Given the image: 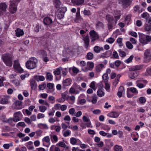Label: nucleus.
Returning <instances> with one entry per match:
<instances>
[{
    "instance_id": "8",
    "label": "nucleus",
    "mask_w": 151,
    "mask_h": 151,
    "mask_svg": "<svg viewBox=\"0 0 151 151\" xmlns=\"http://www.w3.org/2000/svg\"><path fill=\"white\" fill-rule=\"evenodd\" d=\"M89 34L91 38L92 42L94 41L99 38V36L97 33L94 30L91 31Z\"/></svg>"
},
{
    "instance_id": "23",
    "label": "nucleus",
    "mask_w": 151,
    "mask_h": 151,
    "mask_svg": "<svg viewBox=\"0 0 151 151\" xmlns=\"http://www.w3.org/2000/svg\"><path fill=\"white\" fill-rule=\"evenodd\" d=\"M104 67V65L102 64H100L96 67V70L97 72H99Z\"/></svg>"
},
{
    "instance_id": "21",
    "label": "nucleus",
    "mask_w": 151,
    "mask_h": 151,
    "mask_svg": "<svg viewBox=\"0 0 151 151\" xmlns=\"http://www.w3.org/2000/svg\"><path fill=\"white\" fill-rule=\"evenodd\" d=\"M53 3L55 6L57 8H60L61 5V3L59 0H53Z\"/></svg>"
},
{
    "instance_id": "18",
    "label": "nucleus",
    "mask_w": 151,
    "mask_h": 151,
    "mask_svg": "<svg viewBox=\"0 0 151 151\" xmlns=\"http://www.w3.org/2000/svg\"><path fill=\"white\" fill-rule=\"evenodd\" d=\"M64 13L60 11H58L56 13V16L57 17L60 19H62L64 16Z\"/></svg>"
},
{
    "instance_id": "37",
    "label": "nucleus",
    "mask_w": 151,
    "mask_h": 151,
    "mask_svg": "<svg viewBox=\"0 0 151 151\" xmlns=\"http://www.w3.org/2000/svg\"><path fill=\"white\" fill-rule=\"evenodd\" d=\"M39 111L42 112H44L46 110L47 108V107L43 105H41L39 106Z\"/></svg>"
},
{
    "instance_id": "41",
    "label": "nucleus",
    "mask_w": 151,
    "mask_h": 151,
    "mask_svg": "<svg viewBox=\"0 0 151 151\" xmlns=\"http://www.w3.org/2000/svg\"><path fill=\"white\" fill-rule=\"evenodd\" d=\"M127 47L129 49H132L133 47V45L129 41H127L126 42Z\"/></svg>"
},
{
    "instance_id": "26",
    "label": "nucleus",
    "mask_w": 151,
    "mask_h": 151,
    "mask_svg": "<svg viewBox=\"0 0 151 151\" xmlns=\"http://www.w3.org/2000/svg\"><path fill=\"white\" fill-rule=\"evenodd\" d=\"M122 4L123 5L125 6H128L131 3L130 0H121Z\"/></svg>"
},
{
    "instance_id": "32",
    "label": "nucleus",
    "mask_w": 151,
    "mask_h": 151,
    "mask_svg": "<svg viewBox=\"0 0 151 151\" xmlns=\"http://www.w3.org/2000/svg\"><path fill=\"white\" fill-rule=\"evenodd\" d=\"M115 151H123V149L122 147L118 145H116L114 147Z\"/></svg>"
},
{
    "instance_id": "56",
    "label": "nucleus",
    "mask_w": 151,
    "mask_h": 151,
    "mask_svg": "<svg viewBox=\"0 0 151 151\" xmlns=\"http://www.w3.org/2000/svg\"><path fill=\"white\" fill-rule=\"evenodd\" d=\"M120 16L121 14H119L117 15H115L114 16L115 22H116V23H117V21L119 19Z\"/></svg>"
},
{
    "instance_id": "48",
    "label": "nucleus",
    "mask_w": 151,
    "mask_h": 151,
    "mask_svg": "<svg viewBox=\"0 0 151 151\" xmlns=\"http://www.w3.org/2000/svg\"><path fill=\"white\" fill-rule=\"evenodd\" d=\"M134 58V56L132 55H131L127 60H125V62L127 63H129L131 62Z\"/></svg>"
},
{
    "instance_id": "54",
    "label": "nucleus",
    "mask_w": 151,
    "mask_h": 151,
    "mask_svg": "<svg viewBox=\"0 0 151 151\" xmlns=\"http://www.w3.org/2000/svg\"><path fill=\"white\" fill-rule=\"evenodd\" d=\"M78 103L81 105H83L86 103V100L84 99H81L79 100Z\"/></svg>"
},
{
    "instance_id": "63",
    "label": "nucleus",
    "mask_w": 151,
    "mask_h": 151,
    "mask_svg": "<svg viewBox=\"0 0 151 151\" xmlns=\"http://www.w3.org/2000/svg\"><path fill=\"white\" fill-rule=\"evenodd\" d=\"M75 111V109L73 108H71L69 110V112L70 114L73 115Z\"/></svg>"
},
{
    "instance_id": "17",
    "label": "nucleus",
    "mask_w": 151,
    "mask_h": 151,
    "mask_svg": "<svg viewBox=\"0 0 151 151\" xmlns=\"http://www.w3.org/2000/svg\"><path fill=\"white\" fill-rule=\"evenodd\" d=\"M84 1V0H71L73 4L77 5L82 4L83 3Z\"/></svg>"
},
{
    "instance_id": "25",
    "label": "nucleus",
    "mask_w": 151,
    "mask_h": 151,
    "mask_svg": "<svg viewBox=\"0 0 151 151\" xmlns=\"http://www.w3.org/2000/svg\"><path fill=\"white\" fill-rule=\"evenodd\" d=\"M35 80L38 81H43L45 79V78L43 76H35Z\"/></svg>"
},
{
    "instance_id": "36",
    "label": "nucleus",
    "mask_w": 151,
    "mask_h": 151,
    "mask_svg": "<svg viewBox=\"0 0 151 151\" xmlns=\"http://www.w3.org/2000/svg\"><path fill=\"white\" fill-rule=\"evenodd\" d=\"M97 94L99 97H101L104 96V93L101 89H99L97 91Z\"/></svg>"
},
{
    "instance_id": "27",
    "label": "nucleus",
    "mask_w": 151,
    "mask_h": 151,
    "mask_svg": "<svg viewBox=\"0 0 151 151\" xmlns=\"http://www.w3.org/2000/svg\"><path fill=\"white\" fill-rule=\"evenodd\" d=\"M131 73V75L130 76V78L131 79H134L135 77L137 76L138 75V73L137 71H133Z\"/></svg>"
},
{
    "instance_id": "30",
    "label": "nucleus",
    "mask_w": 151,
    "mask_h": 151,
    "mask_svg": "<svg viewBox=\"0 0 151 151\" xmlns=\"http://www.w3.org/2000/svg\"><path fill=\"white\" fill-rule=\"evenodd\" d=\"M63 84L65 86H68L71 84V80L69 78H68L63 81Z\"/></svg>"
},
{
    "instance_id": "38",
    "label": "nucleus",
    "mask_w": 151,
    "mask_h": 151,
    "mask_svg": "<svg viewBox=\"0 0 151 151\" xmlns=\"http://www.w3.org/2000/svg\"><path fill=\"white\" fill-rule=\"evenodd\" d=\"M68 92L65 91L61 94L62 97L65 100H67L68 98H69V96H68Z\"/></svg>"
},
{
    "instance_id": "5",
    "label": "nucleus",
    "mask_w": 151,
    "mask_h": 151,
    "mask_svg": "<svg viewBox=\"0 0 151 151\" xmlns=\"http://www.w3.org/2000/svg\"><path fill=\"white\" fill-rule=\"evenodd\" d=\"M144 61L147 63L151 60V49H148L145 50L144 54Z\"/></svg>"
},
{
    "instance_id": "46",
    "label": "nucleus",
    "mask_w": 151,
    "mask_h": 151,
    "mask_svg": "<svg viewBox=\"0 0 151 151\" xmlns=\"http://www.w3.org/2000/svg\"><path fill=\"white\" fill-rule=\"evenodd\" d=\"M41 28V26H40V25L38 24H36L34 28V30L36 32H38L39 31L40 29Z\"/></svg>"
},
{
    "instance_id": "40",
    "label": "nucleus",
    "mask_w": 151,
    "mask_h": 151,
    "mask_svg": "<svg viewBox=\"0 0 151 151\" xmlns=\"http://www.w3.org/2000/svg\"><path fill=\"white\" fill-rule=\"evenodd\" d=\"M13 145L12 143L11 142L10 143V144H4L3 146V147L5 149H8L9 148V147L12 146Z\"/></svg>"
},
{
    "instance_id": "61",
    "label": "nucleus",
    "mask_w": 151,
    "mask_h": 151,
    "mask_svg": "<svg viewBox=\"0 0 151 151\" xmlns=\"http://www.w3.org/2000/svg\"><path fill=\"white\" fill-rule=\"evenodd\" d=\"M67 106L65 105H62L60 106V109L62 111H64L66 109Z\"/></svg>"
},
{
    "instance_id": "7",
    "label": "nucleus",
    "mask_w": 151,
    "mask_h": 151,
    "mask_svg": "<svg viewBox=\"0 0 151 151\" xmlns=\"http://www.w3.org/2000/svg\"><path fill=\"white\" fill-rule=\"evenodd\" d=\"M12 108L17 110L22 109V102L19 101H17L13 104Z\"/></svg>"
},
{
    "instance_id": "45",
    "label": "nucleus",
    "mask_w": 151,
    "mask_h": 151,
    "mask_svg": "<svg viewBox=\"0 0 151 151\" xmlns=\"http://www.w3.org/2000/svg\"><path fill=\"white\" fill-rule=\"evenodd\" d=\"M46 86L45 83H43L41 85H40L39 86V90H43L45 89Z\"/></svg>"
},
{
    "instance_id": "20",
    "label": "nucleus",
    "mask_w": 151,
    "mask_h": 151,
    "mask_svg": "<svg viewBox=\"0 0 151 151\" xmlns=\"http://www.w3.org/2000/svg\"><path fill=\"white\" fill-rule=\"evenodd\" d=\"M31 88L32 89L35 90L37 88V84L36 82L32 80L30 82Z\"/></svg>"
},
{
    "instance_id": "12",
    "label": "nucleus",
    "mask_w": 151,
    "mask_h": 151,
    "mask_svg": "<svg viewBox=\"0 0 151 151\" xmlns=\"http://www.w3.org/2000/svg\"><path fill=\"white\" fill-rule=\"evenodd\" d=\"M43 22L44 24L48 25L52 23V20L51 18L48 17H47L44 19Z\"/></svg>"
},
{
    "instance_id": "19",
    "label": "nucleus",
    "mask_w": 151,
    "mask_h": 151,
    "mask_svg": "<svg viewBox=\"0 0 151 151\" xmlns=\"http://www.w3.org/2000/svg\"><path fill=\"white\" fill-rule=\"evenodd\" d=\"M96 28L97 29L104 28V24L101 22H98L96 24Z\"/></svg>"
},
{
    "instance_id": "47",
    "label": "nucleus",
    "mask_w": 151,
    "mask_h": 151,
    "mask_svg": "<svg viewBox=\"0 0 151 151\" xmlns=\"http://www.w3.org/2000/svg\"><path fill=\"white\" fill-rule=\"evenodd\" d=\"M145 29L146 31H151V27L148 24H146L145 26Z\"/></svg>"
},
{
    "instance_id": "24",
    "label": "nucleus",
    "mask_w": 151,
    "mask_h": 151,
    "mask_svg": "<svg viewBox=\"0 0 151 151\" xmlns=\"http://www.w3.org/2000/svg\"><path fill=\"white\" fill-rule=\"evenodd\" d=\"M119 114L116 112H112L109 114L108 116L110 117L117 118L119 116Z\"/></svg>"
},
{
    "instance_id": "14",
    "label": "nucleus",
    "mask_w": 151,
    "mask_h": 151,
    "mask_svg": "<svg viewBox=\"0 0 151 151\" xmlns=\"http://www.w3.org/2000/svg\"><path fill=\"white\" fill-rule=\"evenodd\" d=\"M16 36L19 37L23 35L24 34L23 30L20 29L18 28L15 30Z\"/></svg>"
},
{
    "instance_id": "10",
    "label": "nucleus",
    "mask_w": 151,
    "mask_h": 151,
    "mask_svg": "<svg viewBox=\"0 0 151 151\" xmlns=\"http://www.w3.org/2000/svg\"><path fill=\"white\" fill-rule=\"evenodd\" d=\"M21 114L20 111H17L15 112L14 114L13 120L15 122H17L20 120L19 116Z\"/></svg>"
},
{
    "instance_id": "52",
    "label": "nucleus",
    "mask_w": 151,
    "mask_h": 151,
    "mask_svg": "<svg viewBox=\"0 0 151 151\" xmlns=\"http://www.w3.org/2000/svg\"><path fill=\"white\" fill-rule=\"evenodd\" d=\"M42 141H45L47 143H48L50 142V139L49 137L48 136L45 137L42 139Z\"/></svg>"
},
{
    "instance_id": "6",
    "label": "nucleus",
    "mask_w": 151,
    "mask_h": 151,
    "mask_svg": "<svg viewBox=\"0 0 151 151\" xmlns=\"http://www.w3.org/2000/svg\"><path fill=\"white\" fill-rule=\"evenodd\" d=\"M38 53L42 57L44 61L47 62L49 60V59L47 57V54L45 51L44 50H39Z\"/></svg>"
},
{
    "instance_id": "2",
    "label": "nucleus",
    "mask_w": 151,
    "mask_h": 151,
    "mask_svg": "<svg viewBox=\"0 0 151 151\" xmlns=\"http://www.w3.org/2000/svg\"><path fill=\"white\" fill-rule=\"evenodd\" d=\"M106 19L108 22V29L110 30H111L116 24V22H115V20L112 16L110 15H107L106 16Z\"/></svg>"
},
{
    "instance_id": "43",
    "label": "nucleus",
    "mask_w": 151,
    "mask_h": 151,
    "mask_svg": "<svg viewBox=\"0 0 151 151\" xmlns=\"http://www.w3.org/2000/svg\"><path fill=\"white\" fill-rule=\"evenodd\" d=\"M20 66V64H19L18 60H15L14 61V64L13 67L15 69L17 68L18 67Z\"/></svg>"
},
{
    "instance_id": "42",
    "label": "nucleus",
    "mask_w": 151,
    "mask_h": 151,
    "mask_svg": "<svg viewBox=\"0 0 151 151\" xmlns=\"http://www.w3.org/2000/svg\"><path fill=\"white\" fill-rule=\"evenodd\" d=\"M102 78L105 82H107L109 78L108 74L107 73L104 74L102 76Z\"/></svg>"
},
{
    "instance_id": "11",
    "label": "nucleus",
    "mask_w": 151,
    "mask_h": 151,
    "mask_svg": "<svg viewBox=\"0 0 151 151\" xmlns=\"http://www.w3.org/2000/svg\"><path fill=\"white\" fill-rule=\"evenodd\" d=\"M10 10L12 14L14 13L17 10V6L13 2H11L10 4Z\"/></svg>"
},
{
    "instance_id": "3",
    "label": "nucleus",
    "mask_w": 151,
    "mask_h": 151,
    "mask_svg": "<svg viewBox=\"0 0 151 151\" xmlns=\"http://www.w3.org/2000/svg\"><path fill=\"white\" fill-rule=\"evenodd\" d=\"M139 41L142 45H145L151 41V36L141 34L139 35Z\"/></svg>"
},
{
    "instance_id": "15",
    "label": "nucleus",
    "mask_w": 151,
    "mask_h": 151,
    "mask_svg": "<svg viewBox=\"0 0 151 151\" xmlns=\"http://www.w3.org/2000/svg\"><path fill=\"white\" fill-rule=\"evenodd\" d=\"M141 17L145 19L146 22H147L150 19H151V17H150L149 14L147 12L144 13L141 15Z\"/></svg>"
},
{
    "instance_id": "1",
    "label": "nucleus",
    "mask_w": 151,
    "mask_h": 151,
    "mask_svg": "<svg viewBox=\"0 0 151 151\" xmlns=\"http://www.w3.org/2000/svg\"><path fill=\"white\" fill-rule=\"evenodd\" d=\"M37 60L34 57H32L29 59L25 63L26 67L29 69H32L37 67Z\"/></svg>"
},
{
    "instance_id": "50",
    "label": "nucleus",
    "mask_w": 151,
    "mask_h": 151,
    "mask_svg": "<svg viewBox=\"0 0 151 151\" xmlns=\"http://www.w3.org/2000/svg\"><path fill=\"white\" fill-rule=\"evenodd\" d=\"M70 143L73 145H75L77 142L76 139L74 137H72L70 139Z\"/></svg>"
},
{
    "instance_id": "51",
    "label": "nucleus",
    "mask_w": 151,
    "mask_h": 151,
    "mask_svg": "<svg viewBox=\"0 0 151 151\" xmlns=\"http://www.w3.org/2000/svg\"><path fill=\"white\" fill-rule=\"evenodd\" d=\"M131 16L130 15H128L125 18V21L126 23L127 24L129 23L130 21V20Z\"/></svg>"
},
{
    "instance_id": "62",
    "label": "nucleus",
    "mask_w": 151,
    "mask_h": 151,
    "mask_svg": "<svg viewBox=\"0 0 151 151\" xmlns=\"http://www.w3.org/2000/svg\"><path fill=\"white\" fill-rule=\"evenodd\" d=\"M73 72L75 73H77L79 71V70L76 68L73 67L72 69Z\"/></svg>"
},
{
    "instance_id": "33",
    "label": "nucleus",
    "mask_w": 151,
    "mask_h": 151,
    "mask_svg": "<svg viewBox=\"0 0 151 151\" xmlns=\"http://www.w3.org/2000/svg\"><path fill=\"white\" fill-rule=\"evenodd\" d=\"M52 74L50 73H47L46 74V79L49 81H51L52 80Z\"/></svg>"
},
{
    "instance_id": "55",
    "label": "nucleus",
    "mask_w": 151,
    "mask_h": 151,
    "mask_svg": "<svg viewBox=\"0 0 151 151\" xmlns=\"http://www.w3.org/2000/svg\"><path fill=\"white\" fill-rule=\"evenodd\" d=\"M106 41L109 43L111 44L114 42V40L112 38L110 37L106 40Z\"/></svg>"
},
{
    "instance_id": "13",
    "label": "nucleus",
    "mask_w": 151,
    "mask_h": 151,
    "mask_svg": "<svg viewBox=\"0 0 151 151\" xmlns=\"http://www.w3.org/2000/svg\"><path fill=\"white\" fill-rule=\"evenodd\" d=\"M83 40L85 43V48H87L88 47L89 42V37L88 35H86L84 37H83Z\"/></svg>"
},
{
    "instance_id": "60",
    "label": "nucleus",
    "mask_w": 151,
    "mask_h": 151,
    "mask_svg": "<svg viewBox=\"0 0 151 151\" xmlns=\"http://www.w3.org/2000/svg\"><path fill=\"white\" fill-rule=\"evenodd\" d=\"M93 113L95 114H100L101 113V111L99 109H96L93 111Z\"/></svg>"
},
{
    "instance_id": "39",
    "label": "nucleus",
    "mask_w": 151,
    "mask_h": 151,
    "mask_svg": "<svg viewBox=\"0 0 151 151\" xmlns=\"http://www.w3.org/2000/svg\"><path fill=\"white\" fill-rule=\"evenodd\" d=\"M93 55L92 53L91 52H89L87 54L86 57L88 60H91L93 58Z\"/></svg>"
},
{
    "instance_id": "53",
    "label": "nucleus",
    "mask_w": 151,
    "mask_h": 151,
    "mask_svg": "<svg viewBox=\"0 0 151 151\" xmlns=\"http://www.w3.org/2000/svg\"><path fill=\"white\" fill-rule=\"evenodd\" d=\"M83 14L85 15L89 16L91 15V12L88 10H85L83 11Z\"/></svg>"
},
{
    "instance_id": "16",
    "label": "nucleus",
    "mask_w": 151,
    "mask_h": 151,
    "mask_svg": "<svg viewBox=\"0 0 151 151\" xmlns=\"http://www.w3.org/2000/svg\"><path fill=\"white\" fill-rule=\"evenodd\" d=\"M63 70V69L62 67H60L59 68H57L55 70L54 72V74L56 75H60V77L58 79H60L61 78V75L60 74V71Z\"/></svg>"
},
{
    "instance_id": "9",
    "label": "nucleus",
    "mask_w": 151,
    "mask_h": 151,
    "mask_svg": "<svg viewBox=\"0 0 151 151\" xmlns=\"http://www.w3.org/2000/svg\"><path fill=\"white\" fill-rule=\"evenodd\" d=\"M7 7V5L4 3L0 4V15L2 14L3 12L6 11Z\"/></svg>"
},
{
    "instance_id": "34",
    "label": "nucleus",
    "mask_w": 151,
    "mask_h": 151,
    "mask_svg": "<svg viewBox=\"0 0 151 151\" xmlns=\"http://www.w3.org/2000/svg\"><path fill=\"white\" fill-rule=\"evenodd\" d=\"M8 101L7 99L6 98H2L0 101V103L2 104H6L8 103Z\"/></svg>"
},
{
    "instance_id": "4",
    "label": "nucleus",
    "mask_w": 151,
    "mask_h": 151,
    "mask_svg": "<svg viewBox=\"0 0 151 151\" xmlns=\"http://www.w3.org/2000/svg\"><path fill=\"white\" fill-rule=\"evenodd\" d=\"M2 58L4 62L8 66H12V57L9 54H5L2 56Z\"/></svg>"
},
{
    "instance_id": "44",
    "label": "nucleus",
    "mask_w": 151,
    "mask_h": 151,
    "mask_svg": "<svg viewBox=\"0 0 151 151\" xmlns=\"http://www.w3.org/2000/svg\"><path fill=\"white\" fill-rule=\"evenodd\" d=\"M130 91L131 92L134 93L135 94H137L138 92L137 89L134 87H131L130 88Z\"/></svg>"
},
{
    "instance_id": "35",
    "label": "nucleus",
    "mask_w": 151,
    "mask_h": 151,
    "mask_svg": "<svg viewBox=\"0 0 151 151\" xmlns=\"http://www.w3.org/2000/svg\"><path fill=\"white\" fill-rule=\"evenodd\" d=\"M39 127L40 129H48V127L46 124H38Z\"/></svg>"
},
{
    "instance_id": "22",
    "label": "nucleus",
    "mask_w": 151,
    "mask_h": 151,
    "mask_svg": "<svg viewBox=\"0 0 151 151\" xmlns=\"http://www.w3.org/2000/svg\"><path fill=\"white\" fill-rule=\"evenodd\" d=\"M142 66L141 65H137L132 67L130 68V70H131L135 71V70L141 69L142 68Z\"/></svg>"
},
{
    "instance_id": "29",
    "label": "nucleus",
    "mask_w": 151,
    "mask_h": 151,
    "mask_svg": "<svg viewBox=\"0 0 151 151\" xmlns=\"http://www.w3.org/2000/svg\"><path fill=\"white\" fill-rule=\"evenodd\" d=\"M63 135L64 137H67L69 136L70 135L71 132L70 130L69 129H67L66 131L64 132L63 130Z\"/></svg>"
},
{
    "instance_id": "64",
    "label": "nucleus",
    "mask_w": 151,
    "mask_h": 151,
    "mask_svg": "<svg viewBox=\"0 0 151 151\" xmlns=\"http://www.w3.org/2000/svg\"><path fill=\"white\" fill-rule=\"evenodd\" d=\"M54 86V84L53 83H48L47 84V87L49 89H52L53 88V87Z\"/></svg>"
},
{
    "instance_id": "31",
    "label": "nucleus",
    "mask_w": 151,
    "mask_h": 151,
    "mask_svg": "<svg viewBox=\"0 0 151 151\" xmlns=\"http://www.w3.org/2000/svg\"><path fill=\"white\" fill-rule=\"evenodd\" d=\"M72 52V51H71L69 48H68L66 49V55H65V54L63 53V55L65 57L68 58L70 57V55H71Z\"/></svg>"
},
{
    "instance_id": "57",
    "label": "nucleus",
    "mask_w": 151,
    "mask_h": 151,
    "mask_svg": "<svg viewBox=\"0 0 151 151\" xmlns=\"http://www.w3.org/2000/svg\"><path fill=\"white\" fill-rule=\"evenodd\" d=\"M105 88L106 91H108L110 88V85L107 82H105Z\"/></svg>"
},
{
    "instance_id": "58",
    "label": "nucleus",
    "mask_w": 151,
    "mask_h": 151,
    "mask_svg": "<svg viewBox=\"0 0 151 151\" xmlns=\"http://www.w3.org/2000/svg\"><path fill=\"white\" fill-rule=\"evenodd\" d=\"M87 65L91 68H93L94 67V64L92 62H88Z\"/></svg>"
},
{
    "instance_id": "49",
    "label": "nucleus",
    "mask_w": 151,
    "mask_h": 151,
    "mask_svg": "<svg viewBox=\"0 0 151 151\" xmlns=\"http://www.w3.org/2000/svg\"><path fill=\"white\" fill-rule=\"evenodd\" d=\"M139 101L140 103L143 104L146 102V99L145 97H141L139 98Z\"/></svg>"
},
{
    "instance_id": "28",
    "label": "nucleus",
    "mask_w": 151,
    "mask_h": 151,
    "mask_svg": "<svg viewBox=\"0 0 151 151\" xmlns=\"http://www.w3.org/2000/svg\"><path fill=\"white\" fill-rule=\"evenodd\" d=\"M94 50L96 53H99L101 51L103 50L102 47H100L98 46H96L94 47Z\"/></svg>"
},
{
    "instance_id": "59",
    "label": "nucleus",
    "mask_w": 151,
    "mask_h": 151,
    "mask_svg": "<svg viewBox=\"0 0 151 151\" xmlns=\"http://www.w3.org/2000/svg\"><path fill=\"white\" fill-rule=\"evenodd\" d=\"M97 101L96 99V96H93L92 97V99L91 100V102L93 104H95Z\"/></svg>"
}]
</instances>
